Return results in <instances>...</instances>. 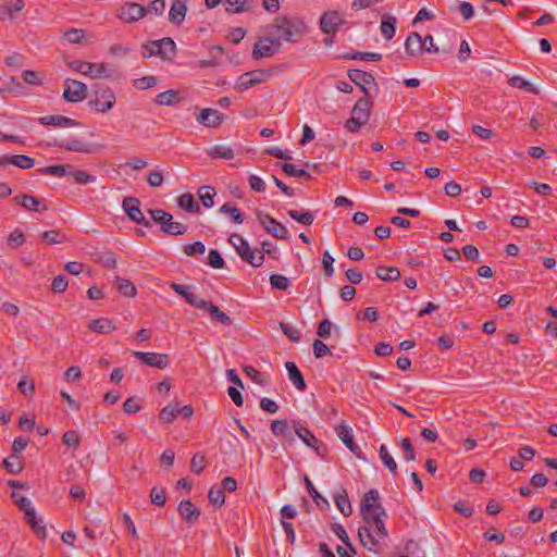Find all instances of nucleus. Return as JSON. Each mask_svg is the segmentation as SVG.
<instances>
[{"label":"nucleus","instance_id":"f257e3e1","mask_svg":"<svg viewBox=\"0 0 557 557\" xmlns=\"http://www.w3.org/2000/svg\"><path fill=\"white\" fill-rule=\"evenodd\" d=\"M360 513L364 522L358 530L360 543L368 550L375 552L380 542L388 536L385 528L387 512L383 507H376L374 510Z\"/></svg>","mask_w":557,"mask_h":557},{"label":"nucleus","instance_id":"f03ea898","mask_svg":"<svg viewBox=\"0 0 557 557\" xmlns=\"http://www.w3.org/2000/svg\"><path fill=\"white\" fill-rule=\"evenodd\" d=\"M265 32L281 45L282 41L295 44L307 33V25L298 17L277 16L265 27Z\"/></svg>","mask_w":557,"mask_h":557},{"label":"nucleus","instance_id":"7ed1b4c3","mask_svg":"<svg viewBox=\"0 0 557 557\" xmlns=\"http://www.w3.org/2000/svg\"><path fill=\"white\" fill-rule=\"evenodd\" d=\"M228 243L236 249L239 257L250 265L259 268L263 264L264 255L258 249H251L249 243L238 234H232Z\"/></svg>","mask_w":557,"mask_h":557},{"label":"nucleus","instance_id":"20e7f679","mask_svg":"<svg viewBox=\"0 0 557 557\" xmlns=\"http://www.w3.org/2000/svg\"><path fill=\"white\" fill-rule=\"evenodd\" d=\"M152 221L159 223L161 231L171 236L183 235L187 232V225L180 222H174L172 214L161 210L151 209L149 210Z\"/></svg>","mask_w":557,"mask_h":557},{"label":"nucleus","instance_id":"39448f33","mask_svg":"<svg viewBox=\"0 0 557 557\" xmlns=\"http://www.w3.org/2000/svg\"><path fill=\"white\" fill-rule=\"evenodd\" d=\"M115 103V94L110 87L96 85L94 87V98L88 102L89 107L97 112L106 113L112 110Z\"/></svg>","mask_w":557,"mask_h":557},{"label":"nucleus","instance_id":"423d86ee","mask_svg":"<svg viewBox=\"0 0 557 557\" xmlns=\"http://www.w3.org/2000/svg\"><path fill=\"white\" fill-rule=\"evenodd\" d=\"M73 71L88 76L90 78L111 77V72L106 63H91L86 61L74 60L69 63Z\"/></svg>","mask_w":557,"mask_h":557},{"label":"nucleus","instance_id":"0eeeda50","mask_svg":"<svg viewBox=\"0 0 557 557\" xmlns=\"http://www.w3.org/2000/svg\"><path fill=\"white\" fill-rule=\"evenodd\" d=\"M273 75L272 70H253L242 74L235 85L236 90L245 91L250 87L269 81Z\"/></svg>","mask_w":557,"mask_h":557},{"label":"nucleus","instance_id":"6e6552de","mask_svg":"<svg viewBox=\"0 0 557 557\" xmlns=\"http://www.w3.org/2000/svg\"><path fill=\"white\" fill-rule=\"evenodd\" d=\"M281 49V44L272 37L268 32L263 37H260L252 49V58L260 60L263 58L273 57Z\"/></svg>","mask_w":557,"mask_h":557},{"label":"nucleus","instance_id":"1a4fd4ad","mask_svg":"<svg viewBox=\"0 0 557 557\" xmlns=\"http://www.w3.org/2000/svg\"><path fill=\"white\" fill-rule=\"evenodd\" d=\"M256 216L259 224L264 228L267 233H269L270 235L277 239L287 238L288 231L286 226L277 222L271 215L263 213L262 211H257Z\"/></svg>","mask_w":557,"mask_h":557},{"label":"nucleus","instance_id":"9d476101","mask_svg":"<svg viewBox=\"0 0 557 557\" xmlns=\"http://www.w3.org/2000/svg\"><path fill=\"white\" fill-rule=\"evenodd\" d=\"M87 86L76 79L66 78L62 97L67 102H81L87 97Z\"/></svg>","mask_w":557,"mask_h":557},{"label":"nucleus","instance_id":"9b49d317","mask_svg":"<svg viewBox=\"0 0 557 557\" xmlns=\"http://www.w3.org/2000/svg\"><path fill=\"white\" fill-rule=\"evenodd\" d=\"M117 18L132 24L145 17V7L137 2H125L117 11Z\"/></svg>","mask_w":557,"mask_h":557},{"label":"nucleus","instance_id":"f8f14e48","mask_svg":"<svg viewBox=\"0 0 557 557\" xmlns=\"http://www.w3.org/2000/svg\"><path fill=\"white\" fill-rule=\"evenodd\" d=\"M139 205H140V202H139V200L137 198H135V197H126L123 200L122 207H123L125 213L127 214V216L132 221H134V222H136L138 224H141L145 227H150L151 223L143 214Z\"/></svg>","mask_w":557,"mask_h":557},{"label":"nucleus","instance_id":"ddd939ff","mask_svg":"<svg viewBox=\"0 0 557 557\" xmlns=\"http://www.w3.org/2000/svg\"><path fill=\"white\" fill-rule=\"evenodd\" d=\"M344 23L343 15L337 11L325 12L320 17V28L326 35H334Z\"/></svg>","mask_w":557,"mask_h":557},{"label":"nucleus","instance_id":"4468645a","mask_svg":"<svg viewBox=\"0 0 557 557\" xmlns=\"http://www.w3.org/2000/svg\"><path fill=\"white\" fill-rule=\"evenodd\" d=\"M347 75L351 82H354L357 86L360 87L364 96H369V85H373L375 89H377V85L375 83L373 75L368 72L352 69L347 72Z\"/></svg>","mask_w":557,"mask_h":557},{"label":"nucleus","instance_id":"2eb2a0df","mask_svg":"<svg viewBox=\"0 0 557 557\" xmlns=\"http://www.w3.org/2000/svg\"><path fill=\"white\" fill-rule=\"evenodd\" d=\"M133 355L145 364L157 369H165L170 363L166 354L134 351Z\"/></svg>","mask_w":557,"mask_h":557},{"label":"nucleus","instance_id":"dca6fc26","mask_svg":"<svg viewBox=\"0 0 557 557\" xmlns=\"http://www.w3.org/2000/svg\"><path fill=\"white\" fill-rule=\"evenodd\" d=\"M224 115L215 109L206 108L200 111L196 120L206 127H218L223 122Z\"/></svg>","mask_w":557,"mask_h":557},{"label":"nucleus","instance_id":"f3484780","mask_svg":"<svg viewBox=\"0 0 557 557\" xmlns=\"http://www.w3.org/2000/svg\"><path fill=\"white\" fill-rule=\"evenodd\" d=\"M199 309L208 312L211 317V320L220 324L228 326L233 323L232 319L226 313L221 311L219 307L213 302L203 300Z\"/></svg>","mask_w":557,"mask_h":557},{"label":"nucleus","instance_id":"a211bd4d","mask_svg":"<svg viewBox=\"0 0 557 557\" xmlns=\"http://www.w3.org/2000/svg\"><path fill=\"white\" fill-rule=\"evenodd\" d=\"M177 511L182 519L187 523H195L200 517V509L197 508L189 499H184L178 504Z\"/></svg>","mask_w":557,"mask_h":557},{"label":"nucleus","instance_id":"6ab92c4d","mask_svg":"<svg viewBox=\"0 0 557 557\" xmlns=\"http://www.w3.org/2000/svg\"><path fill=\"white\" fill-rule=\"evenodd\" d=\"M187 13V5L185 0H174L169 11V21L173 25L180 26Z\"/></svg>","mask_w":557,"mask_h":557},{"label":"nucleus","instance_id":"aec40b11","mask_svg":"<svg viewBox=\"0 0 557 557\" xmlns=\"http://www.w3.org/2000/svg\"><path fill=\"white\" fill-rule=\"evenodd\" d=\"M295 433L297 436L309 447H312L315 449L317 454L322 456V453L320 451V447L318 446L319 441L317 437L311 433L309 429H307L304 424L300 422L294 423Z\"/></svg>","mask_w":557,"mask_h":557},{"label":"nucleus","instance_id":"412c9836","mask_svg":"<svg viewBox=\"0 0 557 557\" xmlns=\"http://www.w3.org/2000/svg\"><path fill=\"white\" fill-rule=\"evenodd\" d=\"M372 108V101L369 96L360 98L351 110V115L357 116L361 122H368Z\"/></svg>","mask_w":557,"mask_h":557},{"label":"nucleus","instance_id":"4be33fe9","mask_svg":"<svg viewBox=\"0 0 557 557\" xmlns=\"http://www.w3.org/2000/svg\"><path fill=\"white\" fill-rule=\"evenodd\" d=\"M424 48L423 38L417 32L408 35L405 41V49L408 54L417 57L424 51Z\"/></svg>","mask_w":557,"mask_h":557},{"label":"nucleus","instance_id":"5701e85b","mask_svg":"<svg viewBox=\"0 0 557 557\" xmlns=\"http://www.w3.org/2000/svg\"><path fill=\"white\" fill-rule=\"evenodd\" d=\"M225 12L239 14L249 12L255 8V0H224Z\"/></svg>","mask_w":557,"mask_h":557},{"label":"nucleus","instance_id":"b1692460","mask_svg":"<svg viewBox=\"0 0 557 557\" xmlns=\"http://www.w3.org/2000/svg\"><path fill=\"white\" fill-rule=\"evenodd\" d=\"M337 436L341 441L346 445V447L354 454H357L359 447L355 444L351 429L347 425L345 421H342L341 424L335 429Z\"/></svg>","mask_w":557,"mask_h":557},{"label":"nucleus","instance_id":"393cba45","mask_svg":"<svg viewBox=\"0 0 557 557\" xmlns=\"http://www.w3.org/2000/svg\"><path fill=\"white\" fill-rule=\"evenodd\" d=\"M151 45L154 50L161 51L160 53H157V55L161 57L162 59H170V54H174L176 49L174 40L170 37L152 40Z\"/></svg>","mask_w":557,"mask_h":557},{"label":"nucleus","instance_id":"a878e982","mask_svg":"<svg viewBox=\"0 0 557 557\" xmlns=\"http://www.w3.org/2000/svg\"><path fill=\"white\" fill-rule=\"evenodd\" d=\"M171 288L178 295H181L187 304L190 306L198 308L203 302V299H200L197 295L194 293L188 292V287L178 283H171Z\"/></svg>","mask_w":557,"mask_h":557},{"label":"nucleus","instance_id":"bb28decb","mask_svg":"<svg viewBox=\"0 0 557 557\" xmlns=\"http://www.w3.org/2000/svg\"><path fill=\"white\" fill-rule=\"evenodd\" d=\"M285 368L288 373V379L292 381V383L295 385V387L298 391L304 392L306 389L307 385H306L305 379H304L301 372L299 371V369L297 368V366L292 361H287L285 363Z\"/></svg>","mask_w":557,"mask_h":557},{"label":"nucleus","instance_id":"cd10ccee","mask_svg":"<svg viewBox=\"0 0 557 557\" xmlns=\"http://www.w3.org/2000/svg\"><path fill=\"white\" fill-rule=\"evenodd\" d=\"M38 122L41 125H49L54 127H69V126H75L77 123L66 116L63 115H48L39 117Z\"/></svg>","mask_w":557,"mask_h":557},{"label":"nucleus","instance_id":"c85d7f7f","mask_svg":"<svg viewBox=\"0 0 557 557\" xmlns=\"http://www.w3.org/2000/svg\"><path fill=\"white\" fill-rule=\"evenodd\" d=\"M379 499L380 494L377 490H370L364 493L360 505V512L371 511L376 507H382V505L379 503Z\"/></svg>","mask_w":557,"mask_h":557},{"label":"nucleus","instance_id":"c756f323","mask_svg":"<svg viewBox=\"0 0 557 557\" xmlns=\"http://www.w3.org/2000/svg\"><path fill=\"white\" fill-rule=\"evenodd\" d=\"M396 24H397V20L395 16L389 15V14H385L382 16L380 29H381L382 36L386 40H391L395 36Z\"/></svg>","mask_w":557,"mask_h":557},{"label":"nucleus","instance_id":"7c9ffc66","mask_svg":"<svg viewBox=\"0 0 557 557\" xmlns=\"http://www.w3.org/2000/svg\"><path fill=\"white\" fill-rule=\"evenodd\" d=\"M334 502L338 510L345 516L349 517L352 513V507L348 498L346 490L342 488L334 496Z\"/></svg>","mask_w":557,"mask_h":557},{"label":"nucleus","instance_id":"2f4dec72","mask_svg":"<svg viewBox=\"0 0 557 557\" xmlns=\"http://www.w3.org/2000/svg\"><path fill=\"white\" fill-rule=\"evenodd\" d=\"M88 327L99 334H109L115 330V325L107 318L91 320Z\"/></svg>","mask_w":557,"mask_h":557},{"label":"nucleus","instance_id":"473e14b6","mask_svg":"<svg viewBox=\"0 0 557 557\" xmlns=\"http://www.w3.org/2000/svg\"><path fill=\"white\" fill-rule=\"evenodd\" d=\"M376 276L385 282H395L400 278V271L396 267H379Z\"/></svg>","mask_w":557,"mask_h":557},{"label":"nucleus","instance_id":"72a5a7b5","mask_svg":"<svg viewBox=\"0 0 557 557\" xmlns=\"http://www.w3.org/2000/svg\"><path fill=\"white\" fill-rule=\"evenodd\" d=\"M114 285L116 289L125 297H135L137 289L136 286L128 280L115 276Z\"/></svg>","mask_w":557,"mask_h":557},{"label":"nucleus","instance_id":"f704fd0d","mask_svg":"<svg viewBox=\"0 0 557 557\" xmlns=\"http://www.w3.org/2000/svg\"><path fill=\"white\" fill-rule=\"evenodd\" d=\"M508 84L513 88H520L525 89L527 91L539 95L540 89L535 87L532 83L529 81H525L523 77L515 75L508 79Z\"/></svg>","mask_w":557,"mask_h":557},{"label":"nucleus","instance_id":"c9c22d12","mask_svg":"<svg viewBox=\"0 0 557 557\" xmlns=\"http://www.w3.org/2000/svg\"><path fill=\"white\" fill-rule=\"evenodd\" d=\"M59 147L64 148L67 151L86 152V153L91 152L89 145L81 139L62 141L59 144Z\"/></svg>","mask_w":557,"mask_h":557},{"label":"nucleus","instance_id":"e433bc0d","mask_svg":"<svg viewBox=\"0 0 557 557\" xmlns=\"http://www.w3.org/2000/svg\"><path fill=\"white\" fill-rule=\"evenodd\" d=\"M177 205L180 208L193 213L200 210L199 205L196 202L194 196L189 193L181 195L178 197Z\"/></svg>","mask_w":557,"mask_h":557},{"label":"nucleus","instance_id":"4c0bfd02","mask_svg":"<svg viewBox=\"0 0 557 557\" xmlns=\"http://www.w3.org/2000/svg\"><path fill=\"white\" fill-rule=\"evenodd\" d=\"M208 154L214 159H233L234 151L231 147L224 145H215L208 150Z\"/></svg>","mask_w":557,"mask_h":557},{"label":"nucleus","instance_id":"58836bf2","mask_svg":"<svg viewBox=\"0 0 557 557\" xmlns=\"http://www.w3.org/2000/svg\"><path fill=\"white\" fill-rule=\"evenodd\" d=\"M178 100V92L173 89L160 92L156 97V103L159 106H174Z\"/></svg>","mask_w":557,"mask_h":557},{"label":"nucleus","instance_id":"ea45409f","mask_svg":"<svg viewBox=\"0 0 557 557\" xmlns=\"http://www.w3.org/2000/svg\"><path fill=\"white\" fill-rule=\"evenodd\" d=\"M71 169H72V166L70 164H57V165H49V166L41 168L38 171L41 174L61 177V176L70 175Z\"/></svg>","mask_w":557,"mask_h":557},{"label":"nucleus","instance_id":"a19ab883","mask_svg":"<svg viewBox=\"0 0 557 557\" xmlns=\"http://www.w3.org/2000/svg\"><path fill=\"white\" fill-rule=\"evenodd\" d=\"M305 483H306V487L308 490V493L312 497V499L315 503V505L318 507H320V508L329 507L327 499L324 498L322 495H320V493L315 490L313 483L307 476H305Z\"/></svg>","mask_w":557,"mask_h":557},{"label":"nucleus","instance_id":"79ce46f5","mask_svg":"<svg viewBox=\"0 0 557 557\" xmlns=\"http://www.w3.org/2000/svg\"><path fill=\"white\" fill-rule=\"evenodd\" d=\"M244 372L248 377L252 380L253 383L260 386H267L270 383L269 379L264 374L260 373L257 369H255L251 366H245Z\"/></svg>","mask_w":557,"mask_h":557},{"label":"nucleus","instance_id":"37998d69","mask_svg":"<svg viewBox=\"0 0 557 557\" xmlns=\"http://www.w3.org/2000/svg\"><path fill=\"white\" fill-rule=\"evenodd\" d=\"M198 195H199V198L202 202V205L206 207V208H212L214 202H213V198L215 196V190L213 187L211 186H201L199 189H198Z\"/></svg>","mask_w":557,"mask_h":557},{"label":"nucleus","instance_id":"c03bdc74","mask_svg":"<svg viewBox=\"0 0 557 557\" xmlns=\"http://www.w3.org/2000/svg\"><path fill=\"white\" fill-rule=\"evenodd\" d=\"M380 458L384 466L394 474L397 473V463L394 460L393 456L389 454L386 445H381L380 447Z\"/></svg>","mask_w":557,"mask_h":557},{"label":"nucleus","instance_id":"a18cd8bd","mask_svg":"<svg viewBox=\"0 0 557 557\" xmlns=\"http://www.w3.org/2000/svg\"><path fill=\"white\" fill-rule=\"evenodd\" d=\"M20 203L24 209L29 210V211L40 212V211H44L47 209L46 206H44L42 208H39L40 201L36 197L30 196V195L22 196Z\"/></svg>","mask_w":557,"mask_h":557},{"label":"nucleus","instance_id":"49530a36","mask_svg":"<svg viewBox=\"0 0 557 557\" xmlns=\"http://www.w3.org/2000/svg\"><path fill=\"white\" fill-rule=\"evenodd\" d=\"M208 498L213 506L221 507L225 503L223 488L219 485L211 486L208 493Z\"/></svg>","mask_w":557,"mask_h":557},{"label":"nucleus","instance_id":"de8ad7c7","mask_svg":"<svg viewBox=\"0 0 557 557\" xmlns=\"http://www.w3.org/2000/svg\"><path fill=\"white\" fill-rule=\"evenodd\" d=\"M3 8V15L9 18H14V14L25 8L24 0L7 1Z\"/></svg>","mask_w":557,"mask_h":557},{"label":"nucleus","instance_id":"09e8293b","mask_svg":"<svg viewBox=\"0 0 557 557\" xmlns=\"http://www.w3.org/2000/svg\"><path fill=\"white\" fill-rule=\"evenodd\" d=\"M3 467L11 474H17L23 469L20 457L15 454H12L11 456L3 460Z\"/></svg>","mask_w":557,"mask_h":557},{"label":"nucleus","instance_id":"8fccbe9b","mask_svg":"<svg viewBox=\"0 0 557 557\" xmlns=\"http://www.w3.org/2000/svg\"><path fill=\"white\" fill-rule=\"evenodd\" d=\"M30 529L40 537H46V528L42 525V520L37 518L36 511H33V517L25 516Z\"/></svg>","mask_w":557,"mask_h":557},{"label":"nucleus","instance_id":"3c124183","mask_svg":"<svg viewBox=\"0 0 557 557\" xmlns=\"http://www.w3.org/2000/svg\"><path fill=\"white\" fill-rule=\"evenodd\" d=\"M177 414H178V406L177 405L174 406V405L170 404L161 410L159 418L162 423H171L175 420Z\"/></svg>","mask_w":557,"mask_h":557},{"label":"nucleus","instance_id":"603ef678","mask_svg":"<svg viewBox=\"0 0 557 557\" xmlns=\"http://www.w3.org/2000/svg\"><path fill=\"white\" fill-rule=\"evenodd\" d=\"M287 214L298 223L305 224V225H311L314 220L313 213L306 211V212H299L297 210H288Z\"/></svg>","mask_w":557,"mask_h":557},{"label":"nucleus","instance_id":"864d4df0","mask_svg":"<svg viewBox=\"0 0 557 557\" xmlns=\"http://www.w3.org/2000/svg\"><path fill=\"white\" fill-rule=\"evenodd\" d=\"M282 171L293 177H305L307 180L311 178V175L309 172L302 169H296V166L292 163H283L281 164Z\"/></svg>","mask_w":557,"mask_h":557},{"label":"nucleus","instance_id":"5fc2aeb1","mask_svg":"<svg viewBox=\"0 0 557 557\" xmlns=\"http://www.w3.org/2000/svg\"><path fill=\"white\" fill-rule=\"evenodd\" d=\"M70 175L73 176L77 184L86 185L96 182V177L83 170H70Z\"/></svg>","mask_w":557,"mask_h":557},{"label":"nucleus","instance_id":"6e6d98bb","mask_svg":"<svg viewBox=\"0 0 557 557\" xmlns=\"http://www.w3.org/2000/svg\"><path fill=\"white\" fill-rule=\"evenodd\" d=\"M63 37L69 44H82L85 39V30L81 28H70L63 33Z\"/></svg>","mask_w":557,"mask_h":557},{"label":"nucleus","instance_id":"4d7b16f0","mask_svg":"<svg viewBox=\"0 0 557 557\" xmlns=\"http://www.w3.org/2000/svg\"><path fill=\"white\" fill-rule=\"evenodd\" d=\"M10 164H13L20 169H30L35 164V160L25 154L11 156Z\"/></svg>","mask_w":557,"mask_h":557},{"label":"nucleus","instance_id":"13d9d810","mask_svg":"<svg viewBox=\"0 0 557 557\" xmlns=\"http://www.w3.org/2000/svg\"><path fill=\"white\" fill-rule=\"evenodd\" d=\"M220 212L230 215L235 223L240 224L244 222V215L240 211L228 202L220 208Z\"/></svg>","mask_w":557,"mask_h":557},{"label":"nucleus","instance_id":"bf43d9fd","mask_svg":"<svg viewBox=\"0 0 557 557\" xmlns=\"http://www.w3.org/2000/svg\"><path fill=\"white\" fill-rule=\"evenodd\" d=\"M270 284L272 288L280 290H286L290 286L289 280L281 274H272L270 276Z\"/></svg>","mask_w":557,"mask_h":557},{"label":"nucleus","instance_id":"052dcab7","mask_svg":"<svg viewBox=\"0 0 557 557\" xmlns=\"http://www.w3.org/2000/svg\"><path fill=\"white\" fill-rule=\"evenodd\" d=\"M150 502L156 506H164L166 502L165 488L152 487L150 491Z\"/></svg>","mask_w":557,"mask_h":557},{"label":"nucleus","instance_id":"680f3d73","mask_svg":"<svg viewBox=\"0 0 557 557\" xmlns=\"http://www.w3.org/2000/svg\"><path fill=\"white\" fill-rule=\"evenodd\" d=\"M42 238L49 245L61 244L65 242V235L59 231H46L42 233Z\"/></svg>","mask_w":557,"mask_h":557},{"label":"nucleus","instance_id":"e2e57ef3","mask_svg":"<svg viewBox=\"0 0 557 557\" xmlns=\"http://www.w3.org/2000/svg\"><path fill=\"white\" fill-rule=\"evenodd\" d=\"M165 0H152L147 8H145V16L147 14L162 15L165 11Z\"/></svg>","mask_w":557,"mask_h":557},{"label":"nucleus","instance_id":"0e129e2a","mask_svg":"<svg viewBox=\"0 0 557 557\" xmlns=\"http://www.w3.org/2000/svg\"><path fill=\"white\" fill-rule=\"evenodd\" d=\"M208 264L213 269H222L225 262L218 250L211 249L208 253Z\"/></svg>","mask_w":557,"mask_h":557},{"label":"nucleus","instance_id":"69168bd1","mask_svg":"<svg viewBox=\"0 0 557 557\" xmlns=\"http://www.w3.org/2000/svg\"><path fill=\"white\" fill-rule=\"evenodd\" d=\"M99 262L107 269H114L117 264L116 255L112 251L103 252L99 256Z\"/></svg>","mask_w":557,"mask_h":557},{"label":"nucleus","instance_id":"338daca9","mask_svg":"<svg viewBox=\"0 0 557 557\" xmlns=\"http://www.w3.org/2000/svg\"><path fill=\"white\" fill-rule=\"evenodd\" d=\"M205 467H206V456L201 455V454L194 455L190 460V470L194 473L199 474L200 472L203 471Z\"/></svg>","mask_w":557,"mask_h":557},{"label":"nucleus","instance_id":"774afa93","mask_svg":"<svg viewBox=\"0 0 557 557\" xmlns=\"http://www.w3.org/2000/svg\"><path fill=\"white\" fill-rule=\"evenodd\" d=\"M271 431L276 436H286L288 433L287 420H274L271 423Z\"/></svg>","mask_w":557,"mask_h":557}]
</instances>
